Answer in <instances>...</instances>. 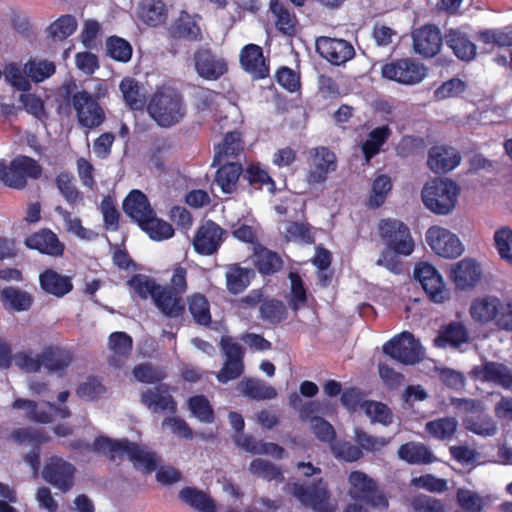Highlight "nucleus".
<instances>
[{
	"mask_svg": "<svg viewBox=\"0 0 512 512\" xmlns=\"http://www.w3.org/2000/svg\"><path fill=\"white\" fill-rule=\"evenodd\" d=\"M456 499L458 505L466 512H482L494 501L492 495H481L467 488H459Z\"/></svg>",
	"mask_w": 512,
	"mask_h": 512,
	"instance_id": "obj_33",
	"label": "nucleus"
},
{
	"mask_svg": "<svg viewBox=\"0 0 512 512\" xmlns=\"http://www.w3.org/2000/svg\"><path fill=\"white\" fill-rule=\"evenodd\" d=\"M119 90L126 105L133 110H141L145 105V95L139 82L132 77H125L119 84Z\"/></svg>",
	"mask_w": 512,
	"mask_h": 512,
	"instance_id": "obj_37",
	"label": "nucleus"
},
{
	"mask_svg": "<svg viewBox=\"0 0 512 512\" xmlns=\"http://www.w3.org/2000/svg\"><path fill=\"white\" fill-rule=\"evenodd\" d=\"M223 233V229L213 221L205 222L193 239L195 251L201 255H212L219 249Z\"/></svg>",
	"mask_w": 512,
	"mask_h": 512,
	"instance_id": "obj_18",
	"label": "nucleus"
},
{
	"mask_svg": "<svg viewBox=\"0 0 512 512\" xmlns=\"http://www.w3.org/2000/svg\"><path fill=\"white\" fill-rule=\"evenodd\" d=\"M461 161L456 149L446 146L432 147L428 154L427 164L435 173H445L455 169Z\"/></svg>",
	"mask_w": 512,
	"mask_h": 512,
	"instance_id": "obj_23",
	"label": "nucleus"
},
{
	"mask_svg": "<svg viewBox=\"0 0 512 512\" xmlns=\"http://www.w3.org/2000/svg\"><path fill=\"white\" fill-rule=\"evenodd\" d=\"M399 457L409 464H429L436 460L433 453L422 443L409 442L398 450Z\"/></svg>",
	"mask_w": 512,
	"mask_h": 512,
	"instance_id": "obj_35",
	"label": "nucleus"
},
{
	"mask_svg": "<svg viewBox=\"0 0 512 512\" xmlns=\"http://www.w3.org/2000/svg\"><path fill=\"white\" fill-rule=\"evenodd\" d=\"M318 406L316 402L305 404L300 410V417L302 420L310 423V428L318 440L328 442L331 445L335 440L336 433L328 421L313 415L318 411Z\"/></svg>",
	"mask_w": 512,
	"mask_h": 512,
	"instance_id": "obj_21",
	"label": "nucleus"
},
{
	"mask_svg": "<svg viewBox=\"0 0 512 512\" xmlns=\"http://www.w3.org/2000/svg\"><path fill=\"white\" fill-rule=\"evenodd\" d=\"M243 395L255 400H268L277 396L276 390L265 382L256 379H244L237 385Z\"/></svg>",
	"mask_w": 512,
	"mask_h": 512,
	"instance_id": "obj_38",
	"label": "nucleus"
},
{
	"mask_svg": "<svg viewBox=\"0 0 512 512\" xmlns=\"http://www.w3.org/2000/svg\"><path fill=\"white\" fill-rule=\"evenodd\" d=\"M482 277L480 264L472 259L465 258L451 268V278L460 290H470L474 288Z\"/></svg>",
	"mask_w": 512,
	"mask_h": 512,
	"instance_id": "obj_19",
	"label": "nucleus"
},
{
	"mask_svg": "<svg viewBox=\"0 0 512 512\" xmlns=\"http://www.w3.org/2000/svg\"><path fill=\"white\" fill-rule=\"evenodd\" d=\"M240 62L245 71L250 73L253 78L260 79L268 75L262 48L258 45H246L241 51Z\"/></svg>",
	"mask_w": 512,
	"mask_h": 512,
	"instance_id": "obj_25",
	"label": "nucleus"
},
{
	"mask_svg": "<svg viewBox=\"0 0 512 512\" xmlns=\"http://www.w3.org/2000/svg\"><path fill=\"white\" fill-rule=\"evenodd\" d=\"M188 404L192 415L198 420L205 423L213 422L214 413L207 398L202 395L194 396L189 399Z\"/></svg>",
	"mask_w": 512,
	"mask_h": 512,
	"instance_id": "obj_63",
	"label": "nucleus"
},
{
	"mask_svg": "<svg viewBox=\"0 0 512 512\" xmlns=\"http://www.w3.org/2000/svg\"><path fill=\"white\" fill-rule=\"evenodd\" d=\"M128 443V440H112L102 436L93 442V450L107 454L111 459H116L124 456Z\"/></svg>",
	"mask_w": 512,
	"mask_h": 512,
	"instance_id": "obj_58",
	"label": "nucleus"
},
{
	"mask_svg": "<svg viewBox=\"0 0 512 512\" xmlns=\"http://www.w3.org/2000/svg\"><path fill=\"white\" fill-rule=\"evenodd\" d=\"M107 54L119 62H128L132 57L130 43L120 37H110L106 42Z\"/></svg>",
	"mask_w": 512,
	"mask_h": 512,
	"instance_id": "obj_61",
	"label": "nucleus"
},
{
	"mask_svg": "<svg viewBox=\"0 0 512 512\" xmlns=\"http://www.w3.org/2000/svg\"><path fill=\"white\" fill-rule=\"evenodd\" d=\"M141 401L153 412H174L176 409L172 396L162 387L146 390L142 393Z\"/></svg>",
	"mask_w": 512,
	"mask_h": 512,
	"instance_id": "obj_32",
	"label": "nucleus"
},
{
	"mask_svg": "<svg viewBox=\"0 0 512 512\" xmlns=\"http://www.w3.org/2000/svg\"><path fill=\"white\" fill-rule=\"evenodd\" d=\"M128 285L131 291L142 299L148 297L153 299V294H156V290L160 287L152 278L142 274L134 275L128 281Z\"/></svg>",
	"mask_w": 512,
	"mask_h": 512,
	"instance_id": "obj_60",
	"label": "nucleus"
},
{
	"mask_svg": "<svg viewBox=\"0 0 512 512\" xmlns=\"http://www.w3.org/2000/svg\"><path fill=\"white\" fill-rule=\"evenodd\" d=\"M392 189V182L389 176L380 174L372 182L368 206L371 208L380 207L386 200Z\"/></svg>",
	"mask_w": 512,
	"mask_h": 512,
	"instance_id": "obj_53",
	"label": "nucleus"
},
{
	"mask_svg": "<svg viewBox=\"0 0 512 512\" xmlns=\"http://www.w3.org/2000/svg\"><path fill=\"white\" fill-rule=\"evenodd\" d=\"M56 67L46 59H32L24 65V72L34 82H42L55 73Z\"/></svg>",
	"mask_w": 512,
	"mask_h": 512,
	"instance_id": "obj_52",
	"label": "nucleus"
},
{
	"mask_svg": "<svg viewBox=\"0 0 512 512\" xmlns=\"http://www.w3.org/2000/svg\"><path fill=\"white\" fill-rule=\"evenodd\" d=\"M413 47L423 57H433L442 45V37L437 27L426 25L412 32Z\"/></svg>",
	"mask_w": 512,
	"mask_h": 512,
	"instance_id": "obj_20",
	"label": "nucleus"
},
{
	"mask_svg": "<svg viewBox=\"0 0 512 512\" xmlns=\"http://www.w3.org/2000/svg\"><path fill=\"white\" fill-rule=\"evenodd\" d=\"M41 172L38 163L27 156L16 157L8 167L0 161V180L11 188H23L27 178H38Z\"/></svg>",
	"mask_w": 512,
	"mask_h": 512,
	"instance_id": "obj_5",
	"label": "nucleus"
},
{
	"mask_svg": "<svg viewBox=\"0 0 512 512\" xmlns=\"http://www.w3.org/2000/svg\"><path fill=\"white\" fill-rule=\"evenodd\" d=\"M189 310L193 319L200 325H207L211 321L209 302L201 294H193L188 298Z\"/></svg>",
	"mask_w": 512,
	"mask_h": 512,
	"instance_id": "obj_59",
	"label": "nucleus"
},
{
	"mask_svg": "<svg viewBox=\"0 0 512 512\" xmlns=\"http://www.w3.org/2000/svg\"><path fill=\"white\" fill-rule=\"evenodd\" d=\"M123 209L138 225L153 214L146 195L139 190H133L129 193L124 200Z\"/></svg>",
	"mask_w": 512,
	"mask_h": 512,
	"instance_id": "obj_29",
	"label": "nucleus"
},
{
	"mask_svg": "<svg viewBox=\"0 0 512 512\" xmlns=\"http://www.w3.org/2000/svg\"><path fill=\"white\" fill-rule=\"evenodd\" d=\"M309 169L306 181L309 185L323 184L328 175L336 170V156L325 147H317L309 152Z\"/></svg>",
	"mask_w": 512,
	"mask_h": 512,
	"instance_id": "obj_10",
	"label": "nucleus"
},
{
	"mask_svg": "<svg viewBox=\"0 0 512 512\" xmlns=\"http://www.w3.org/2000/svg\"><path fill=\"white\" fill-rule=\"evenodd\" d=\"M465 428L482 437H492L497 433V424L488 415H471L463 420Z\"/></svg>",
	"mask_w": 512,
	"mask_h": 512,
	"instance_id": "obj_48",
	"label": "nucleus"
},
{
	"mask_svg": "<svg viewBox=\"0 0 512 512\" xmlns=\"http://www.w3.org/2000/svg\"><path fill=\"white\" fill-rule=\"evenodd\" d=\"M180 497L184 502L200 512H215L216 510L213 500L199 490L184 488L180 491Z\"/></svg>",
	"mask_w": 512,
	"mask_h": 512,
	"instance_id": "obj_55",
	"label": "nucleus"
},
{
	"mask_svg": "<svg viewBox=\"0 0 512 512\" xmlns=\"http://www.w3.org/2000/svg\"><path fill=\"white\" fill-rule=\"evenodd\" d=\"M383 352L405 365L418 363L424 357L420 342L410 332H402L383 345Z\"/></svg>",
	"mask_w": 512,
	"mask_h": 512,
	"instance_id": "obj_6",
	"label": "nucleus"
},
{
	"mask_svg": "<svg viewBox=\"0 0 512 512\" xmlns=\"http://www.w3.org/2000/svg\"><path fill=\"white\" fill-rule=\"evenodd\" d=\"M444 40L460 60L471 61L476 56V45L469 39L463 28L448 30Z\"/></svg>",
	"mask_w": 512,
	"mask_h": 512,
	"instance_id": "obj_24",
	"label": "nucleus"
},
{
	"mask_svg": "<svg viewBox=\"0 0 512 512\" xmlns=\"http://www.w3.org/2000/svg\"><path fill=\"white\" fill-rule=\"evenodd\" d=\"M468 340V331L460 322H453L444 327L435 338L434 343L438 347L447 345L459 346Z\"/></svg>",
	"mask_w": 512,
	"mask_h": 512,
	"instance_id": "obj_39",
	"label": "nucleus"
},
{
	"mask_svg": "<svg viewBox=\"0 0 512 512\" xmlns=\"http://www.w3.org/2000/svg\"><path fill=\"white\" fill-rule=\"evenodd\" d=\"M147 111L161 127H171L179 123L186 113L182 96L169 85L157 87L151 97Z\"/></svg>",
	"mask_w": 512,
	"mask_h": 512,
	"instance_id": "obj_1",
	"label": "nucleus"
},
{
	"mask_svg": "<svg viewBox=\"0 0 512 512\" xmlns=\"http://www.w3.org/2000/svg\"><path fill=\"white\" fill-rule=\"evenodd\" d=\"M72 105L81 126L95 128L104 121V111L90 93L86 91L76 92L72 97Z\"/></svg>",
	"mask_w": 512,
	"mask_h": 512,
	"instance_id": "obj_11",
	"label": "nucleus"
},
{
	"mask_svg": "<svg viewBox=\"0 0 512 512\" xmlns=\"http://www.w3.org/2000/svg\"><path fill=\"white\" fill-rule=\"evenodd\" d=\"M253 262L262 274H272L279 271L283 265L280 256L266 248H257Z\"/></svg>",
	"mask_w": 512,
	"mask_h": 512,
	"instance_id": "obj_49",
	"label": "nucleus"
},
{
	"mask_svg": "<svg viewBox=\"0 0 512 512\" xmlns=\"http://www.w3.org/2000/svg\"><path fill=\"white\" fill-rule=\"evenodd\" d=\"M457 420L453 417L440 418L426 424V431L438 440L451 438L457 429Z\"/></svg>",
	"mask_w": 512,
	"mask_h": 512,
	"instance_id": "obj_56",
	"label": "nucleus"
},
{
	"mask_svg": "<svg viewBox=\"0 0 512 512\" xmlns=\"http://www.w3.org/2000/svg\"><path fill=\"white\" fill-rule=\"evenodd\" d=\"M253 270L238 265L230 266L226 271V286L229 292L239 294L249 285Z\"/></svg>",
	"mask_w": 512,
	"mask_h": 512,
	"instance_id": "obj_47",
	"label": "nucleus"
},
{
	"mask_svg": "<svg viewBox=\"0 0 512 512\" xmlns=\"http://www.w3.org/2000/svg\"><path fill=\"white\" fill-rule=\"evenodd\" d=\"M216 173L215 183L223 193L231 194L236 190L237 182L241 174V165L235 162H222Z\"/></svg>",
	"mask_w": 512,
	"mask_h": 512,
	"instance_id": "obj_34",
	"label": "nucleus"
},
{
	"mask_svg": "<svg viewBox=\"0 0 512 512\" xmlns=\"http://www.w3.org/2000/svg\"><path fill=\"white\" fill-rule=\"evenodd\" d=\"M490 326L500 331L512 332V299L497 297Z\"/></svg>",
	"mask_w": 512,
	"mask_h": 512,
	"instance_id": "obj_46",
	"label": "nucleus"
},
{
	"mask_svg": "<svg viewBox=\"0 0 512 512\" xmlns=\"http://www.w3.org/2000/svg\"><path fill=\"white\" fill-rule=\"evenodd\" d=\"M480 40L499 47L512 46V31L508 29H490L480 33Z\"/></svg>",
	"mask_w": 512,
	"mask_h": 512,
	"instance_id": "obj_64",
	"label": "nucleus"
},
{
	"mask_svg": "<svg viewBox=\"0 0 512 512\" xmlns=\"http://www.w3.org/2000/svg\"><path fill=\"white\" fill-rule=\"evenodd\" d=\"M25 243L27 247L48 255L58 256L63 252V245L59 242L57 236L46 229L31 235Z\"/></svg>",
	"mask_w": 512,
	"mask_h": 512,
	"instance_id": "obj_31",
	"label": "nucleus"
},
{
	"mask_svg": "<svg viewBox=\"0 0 512 512\" xmlns=\"http://www.w3.org/2000/svg\"><path fill=\"white\" fill-rule=\"evenodd\" d=\"M12 406L14 409L23 410L27 419L38 423H50L54 417L65 419L71 416L67 406H56L50 402L41 407L34 401L18 398Z\"/></svg>",
	"mask_w": 512,
	"mask_h": 512,
	"instance_id": "obj_12",
	"label": "nucleus"
},
{
	"mask_svg": "<svg viewBox=\"0 0 512 512\" xmlns=\"http://www.w3.org/2000/svg\"><path fill=\"white\" fill-rule=\"evenodd\" d=\"M133 340L125 332L117 331L108 337L107 362L113 369L126 366L132 352Z\"/></svg>",
	"mask_w": 512,
	"mask_h": 512,
	"instance_id": "obj_16",
	"label": "nucleus"
},
{
	"mask_svg": "<svg viewBox=\"0 0 512 512\" xmlns=\"http://www.w3.org/2000/svg\"><path fill=\"white\" fill-rule=\"evenodd\" d=\"M497 297L493 294H485L475 297L471 301L469 315L474 323L480 326H490Z\"/></svg>",
	"mask_w": 512,
	"mask_h": 512,
	"instance_id": "obj_28",
	"label": "nucleus"
},
{
	"mask_svg": "<svg viewBox=\"0 0 512 512\" xmlns=\"http://www.w3.org/2000/svg\"><path fill=\"white\" fill-rule=\"evenodd\" d=\"M194 67L199 77L205 80H217L228 69L223 57L207 49H200L194 54Z\"/></svg>",
	"mask_w": 512,
	"mask_h": 512,
	"instance_id": "obj_15",
	"label": "nucleus"
},
{
	"mask_svg": "<svg viewBox=\"0 0 512 512\" xmlns=\"http://www.w3.org/2000/svg\"><path fill=\"white\" fill-rule=\"evenodd\" d=\"M139 226L151 239L156 241L169 239L174 234L172 226L169 223L156 218L154 213L147 217L146 220L139 224Z\"/></svg>",
	"mask_w": 512,
	"mask_h": 512,
	"instance_id": "obj_50",
	"label": "nucleus"
},
{
	"mask_svg": "<svg viewBox=\"0 0 512 512\" xmlns=\"http://www.w3.org/2000/svg\"><path fill=\"white\" fill-rule=\"evenodd\" d=\"M198 17L182 11L173 25V33L181 38L188 40H200L201 29L198 23Z\"/></svg>",
	"mask_w": 512,
	"mask_h": 512,
	"instance_id": "obj_40",
	"label": "nucleus"
},
{
	"mask_svg": "<svg viewBox=\"0 0 512 512\" xmlns=\"http://www.w3.org/2000/svg\"><path fill=\"white\" fill-rule=\"evenodd\" d=\"M137 17L150 27H158L166 22L168 9L162 0H142L137 7Z\"/></svg>",
	"mask_w": 512,
	"mask_h": 512,
	"instance_id": "obj_26",
	"label": "nucleus"
},
{
	"mask_svg": "<svg viewBox=\"0 0 512 512\" xmlns=\"http://www.w3.org/2000/svg\"><path fill=\"white\" fill-rule=\"evenodd\" d=\"M292 493L303 505L311 507L315 512L335 510V505L329 501L326 485L321 480L316 486L307 488L294 484Z\"/></svg>",
	"mask_w": 512,
	"mask_h": 512,
	"instance_id": "obj_14",
	"label": "nucleus"
},
{
	"mask_svg": "<svg viewBox=\"0 0 512 512\" xmlns=\"http://www.w3.org/2000/svg\"><path fill=\"white\" fill-rule=\"evenodd\" d=\"M43 367L49 372L62 373L71 363L68 351L55 347H46L42 351Z\"/></svg>",
	"mask_w": 512,
	"mask_h": 512,
	"instance_id": "obj_41",
	"label": "nucleus"
},
{
	"mask_svg": "<svg viewBox=\"0 0 512 512\" xmlns=\"http://www.w3.org/2000/svg\"><path fill=\"white\" fill-rule=\"evenodd\" d=\"M361 411L369 417L372 423L388 426L393 421V414L390 408L381 402L366 400L361 403Z\"/></svg>",
	"mask_w": 512,
	"mask_h": 512,
	"instance_id": "obj_51",
	"label": "nucleus"
},
{
	"mask_svg": "<svg viewBox=\"0 0 512 512\" xmlns=\"http://www.w3.org/2000/svg\"><path fill=\"white\" fill-rule=\"evenodd\" d=\"M382 76L405 85L420 83L426 77V67L413 59L405 58L386 63Z\"/></svg>",
	"mask_w": 512,
	"mask_h": 512,
	"instance_id": "obj_8",
	"label": "nucleus"
},
{
	"mask_svg": "<svg viewBox=\"0 0 512 512\" xmlns=\"http://www.w3.org/2000/svg\"><path fill=\"white\" fill-rule=\"evenodd\" d=\"M153 302L164 315L171 318L179 317L184 311L181 294L165 286L160 285L156 290V294H153Z\"/></svg>",
	"mask_w": 512,
	"mask_h": 512,
	"instance_id": "obj_27",
	"label": "nucleus"
},
{
	"mask_svg": "<svg viewBox=\"0 0 512 512\" xmlns=\"http://www.w3.org/2000/svg\"><path fill=\"white\" fill-rule=\"evenodd\" d=\"M425 240L433 253L444 259H456L465 250L460 238L442 226L435 225L428 228Z\"/></svg>",
	"mask_w": 512,
	"mask_h": 512,
	"instance_id": "obj_4",
	"label": "nucleus"
},
{
	"mask_svg": "<svg viewBox=\"0 0 512 512\" xmlns=\"http://www.w3.org/2000/svg\"><path fill=\"white\" fill-rule=\"evenodd\" d=\"M76 467L71 462L58 457H50L42 470L43 479L59 491L66 493L75 483Z\"/></svg>",
	"mask_w": 512,
	"mask_h": 512,
	"instance_id": "obj_7",
	"label": "nucleus"
},
{
	"mask_svg": "<svg viewBox=\"0 0 512 512\" xmlns=\"http://www.w3.org/2000/svg\"><path fill=\"white\" fill-rule=\"evenodd\" d=\"M414 277L420 282L423 290L435 303H443L449 298L442 275L428 262H420L415 266Z\"/></svg>",
	"mask_w": 512,
	"mask_h": 512,
	"instance_id": "obj_9",
	"label": "nucleus"
},
{
	"mask_svg": "<svg viewBox=\"0 0 512 512\" xmlns=\"http://www.w3.org/2000/svg\"><path fill=\"white\" fill-rule=\"evenodd\" d=\"M472 375L476 379L492 382L504 388L512 386V371L502 363L484 362L474 367Z\"/></svg>",
	"mask_w": 512,
	"mask_h": 512,
	"instance_id": "obj_22",
	"label": "nucleus"
},
{
	"mask_svg": "<svg viewBox=\"0 0 512 512\" xmlns=\"http://www.w3.org/2000/svg\"><path fill=\"white\" fill-rule=\"evenodd\" d=\"M243 149L240 134L230 132L225 135L222 142L215 147V157L213 165L220 164L228 158L238 155Z\"/></svg>",
	"mask_w": 512,
	"mask_h": 512,
	"instance_id": "obj_43",
	"label": "nucleus"
},
{
	"mask_svg": "<svg viewBox=\"0 0 512 512\" xmlns=\"http://www.w3.org/2000/svg\"><path fill=\"white\" fill-rule=\"evenodd\" d=\"M379 234L386 247L400 256H409L415 249L410 229L396 219H385L379 223Z\"/></svg>",
	"mask_w": 512,
	"mask_h": 512,
	"instance_id": "obj_3",
	"label": "nucleus"
},
{
	"mask_svg": "<svg viewBox=\"0 0 512 512\" xmlns=\"http://www.w3.org/2000/svg\"><path fill=\"white\" fill-rule=\"evenodd\" d=\"M0 298L5 308L18 312L26 311L32 305V297L30 294L14 287L2 289Z\"/></svg>",
	"mask_w": 512,
	"mask_h": 512,
	"instance_id": "obj_42",
	"label": "nucleus"
},
{
	"mask_svg": "<svg viewBox=\"0 0 512 512\" xmlns=\"http://www.w3.org/2000/svg\"><path fill=\"white\" fill-rule=\"evenodd\" d=\"M391 134L388 126H381L373 129L367 139L362 143L361 150L366 162L379 153L381 146L386 142Z\"/></svg>",
	"mask_w": 512,
	"mask_h": 512,
	"instance_id": "obj_45",
	"label": "nucleus"
},
{
	"mask_svg": "<svg viewBox=\"0 0 512 512\" xmlns=\"http://www.w3.org/2000/svg\"><path fill=\"white\" fill-rule=\"evenodd\" d=\"M77 22L74 17L65 15L49 26V34L55 41H61L74 33Z\"/></svg>",
	"mask_w": 512,
	"mask_h": 512,
	"instance_id": "obj_62",
	"label": "nucleus"
},
{
	"mask_svg": "<svg viewBox=\"0 0 512 512\" xmlns=\"http://www.w3.org/2000/svg\"><path fill=\"white\" fill-rule=\"evenodd\" d=\"M221 349L226 357L223 368L218 372L217 379L226 383L238 378L243 372V350L241 345L231 337H222Z\"/></svg>",
	"mask_w": 512,
	"mask_h": 512,
	"instance_id": "obj_13",
	"label": "nucleus"
},
{
	"mask_svg": "<svg viewBox=\"0 0 512 512\" xmlns=\"http://www.w3.org/2000/svg\"><path fill=\"white\" fill-rule=\"evenodd\" d=\"M42 289L57 297L64 296L72 290V283L67 276L58 274L53 270H47L40 275Z\"/></svg>",
	"mask_w": 512,
	"mask_h": 512,
	"instance_id": "obj_36",
	"label": "nucleus"
},
{
	"mask_svg": "<svg viewBox=\"0 0 512 512\" xmlns=\"http://www.w3.org/2000/svg\"><path fill=\"white\" fill-rule=\"evenodd\" d=\"M124 456L133 463L136 469L144 472L154 471L158 464L156 453L149 450L146 446L131 442L128 443Z\"/></svg>",
	"mask_w": 512,
	"mask_h": 512,
	"instance_id": "obj_30",
	"label": "nucleus"
},
{
	"mask_svg": "<svg viewBox=\"0 0 512 512\" xmlns=\"http://www.w3.org/2000/svg\"><path fill=\"white\" fill-rule=\"evenodd\" d=\"M270 8L278 30L283 34L293 35L296 31V17L277 1L272 2Z\"/></svg>",
	"mask_w": 512,
	"mask_h": 512,
	"instance_id": "obj_57",
	"label": "nucleus"
},
{
	"mask_svg": "<svg viewBox=\"0 0 512 512\" xmlns=\"http://www.w3.org/2000/svg\"><path fill=\"white\" fill-rule=\"evenodd\" d=\"M460 189L448 178H435L427 182L421 193L424 206L437 215H448L456 207Z\"/></svg>",
	"mask_w": 512,
	"mask_h": 512,
	"instance_id": "obj_2",
	"label": "nucleus"
},
{
	"mask_svg": "<svg viewBox=\"0 0 512 512\" xmlns=\"http://www.w3.org/2000/svg\"><path fill=\"white\" fill-rule=\"evenodd\" d=\"M317 52L335 65H341L354 56L353 46L345 40L321 37L316 41Z\"/></svg>",
	"mask_w": 512,
	"mask_h": 512,
	"instance_id": "obj_17",
	"label": "nucleus"
},
{
	"mask_svg": "<svg viewBox=\"0 0 512 512\" xmlns=\"http://www.w3.org/2000/svg\"><path fill=\"white\" fill-rule=\"evenodd\" d=\"M350 488L349 495L357 500L369 499L375 483L365 473L361 471H353L349 475Z\"/></svg>",
	"mask_w": 512,
	"mask_h": 512,
	"instance_id": "obj_44",
	"label": "nucleus"
},
{
	"mask_svg": "<svg viewBox=\"0 0 512 512\" xmlns=\"http://www.w3.org/2000/svg\"><path fill=\"white\" fill-rule=\"evenodd\" d=\"M494 246L500 258L512 267V229L501 226L493 235Z\"/></svg>",
	"mask_w": 512,
	"mask_h": 512,
	"instance_id": "obj_54",
	"label": "nucleus"
}]
</instances>
